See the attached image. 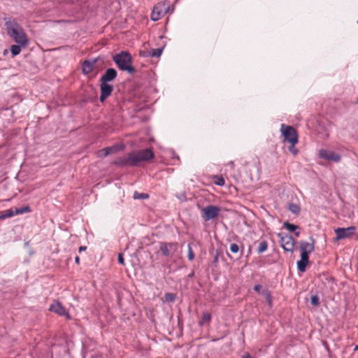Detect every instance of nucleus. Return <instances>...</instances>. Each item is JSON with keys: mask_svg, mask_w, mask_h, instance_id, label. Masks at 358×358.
Masks as SVG:
<instances>
[{"mask_svg": "<svg viewBox=\"0 0 358 358\" xmlns=\"http://www.w3.org/2000/svg\"><path fill=\"white\" fill-rule=\"evenodd\" d=\"M155 155L151 149L146 148L142 150L134 151L127 156L116 159L114 164L118 166H136L142 162H148L152 159Z\"/></svg>", "mask_w": 358, "mask_h": 358, "instance_id": "nucleus-1", "label": "nucleus"}, {"mask_svg": "<svg viewBox=\"0 0 358 358\" xmlns=\"http://www.w3.org/2000/svg\"><path fill=\"white\" fill-rule=\"evenodd\" d=\"M6 30L8 36L15 43L29 45L28 36L15 20H8L6 22Z\"/></svg>", "mask_w": 358, "mask_h": 358, "instance_id": "nucleus-2", "label": "nucleus"}, {"mask_svg": "<svg viewBox=\"0 0 358 358\" xmlns=\"http://www.w3.org/2000/svg\"><path fill=\"white\" fill-rule=\"evenodd\" d=\"M113 59L120 69L126 71L129 73H133L135 71V69L131 65V57L128 52L122 51L116 54Z\"/></svg>", "mask_w": 358, "mask_h": 358, "instance_id": "nucleus-3", "label": "nucleus"}, {"mask_svg": "<svg viewBox=\"0 0 358 358\" xmlns=\"http://www.w3.org/2000/svg\"><path fill=\"white\" fill-rule=\"evenodd\" d=\"M280 132L283 137V142L298 143V134L293 127L282 124L280 125Z\"/></svg>", "mask_w": 358, "mask_h": 358, "instance_id": "nucleus-4", "label": "nucleus"}, {"mask_svg": "<svg viewBox=\"0 0 358 358\" xmlns=\"http://www.w3.org/2000/svg\"><path fill=\"white\" fill-rule=\"evenodd\" d=\"M169 3L166 1L157 3L153 8L150 17L152 21L161 19L169 10Z\"/></svg>", "mask_w": 358, "mask_h": 358, "instance_id": "nucleus-5", "label": "nucleus"}, {"mask_svg": "<svg viewBox=\"0 0 358 358\" xmlns=\"http://www.w3.org/2000/svg\"><path fill=\"white\" fill-rule=\"evenodd\" d=\"M220 212V208L213 205H208L201 210V217L205 221L216 218Z\"/></svg>", "mask_w": 358, "mask_h": 358, "instance_id": "nucleus-6", "label": "nucleus"}, {"mask_svg": "<svg viewBox=\"0 0 358 358\" xmlns=\"http://www.w3.org/2000/svg\"><path fill=\"white\" fill-rule=\"evenodd\" d=\"M280 243L282 248L287 252H292L295 245V241L291 235L279 234Z\"/></svg>", "mask_w": 358, "mask_h": 358, "instance_id": "nucleus-7", "label": "nucleus"}, {"mask_svg": "<svg viewBox=\"0 0 358 358\" xmlns=\"http://www.w3.org/2000/svg\"><path fill=\"white\" fill-rule=\"evenodd\" d=\"M318 156L320 158L336 163L340 162L341 159V156L338 153L326 149H320L318 152Z\"/></svg>", "mask_w": 358, "mask_h": 358, "instance_id": "nucleus-8", "label": "nucleus"}, {"mask_svg": "<svg viewBox=\"0 0 358 358\" xmlns=\"http://www.w3.org/2000/svg\"><path fill=\"white\" fill-rule=\"evenodd\" d=\"M49 310L60 316H64L67 320H70L71 318L65 307L58 301H53L49 308Z\"/></svg>", "mask_w": 358, "mask_h": 358, "instance_id": "nucleus-9", "label": "nucleus"}, {"mask_svg": "<svg viewBox=\"0 0 358 358\" xmlns=\"http://www.w3.org/2000/svg\"><path fill=\"white\" fill-rule=\"evenodd\" d=\"M159 250L165 257L173 255L178 250L177 243H160Z\"/></svg>", "mask_w": 358, "mask_h": 358, "instance_id": "nucleus-10", "label": "nucleus"}, {"mask_svg": "<svg viewBox=\"0 0 358 358\" xmlns=\"http://www.w3.org/2000/svg\"><path fill=\"white\" fill-rule=\"evenodd\" d=\"M356 227L353 226L347 228H337L335 229L337 240L349 238L354 235Z\"/></svg>", "mask_w": 358, "mask_h": 358, "instance_id": "nucleus-11", "label": "nucleus"}, {"mask_svg": "<svg viewBox=\"0 0 358 358\" xmlns=\"http://www.w3.org/2000/svg\"><path fill=\"white\" fill-rule=\"evenodd\" d=\"M100 90L101 94L99 100L101 103H103L113 92V87L111 85H109L108 83L101 82Z\"/></svg>", "mask_w": 358, "mask_h": 358, "instance_id": "nucleus-12", "label": "nucleus"}, {"mask_svg": "<svg viewBox=\"0 0 358 358\" xmlns=\"http://www.w3.org/2000/svg\"><path fill=\"white\" fill-rule=\"evenodd\" d=\"M123 148L124 147L120 145H115L110 147H107L99 151V156L105 157L110 154H113L120 150H122Z\"/></svg>", "mask_w": 358, "mask_h": 358, "instance_id": "nucleus-13", "label": "nucleus"}, {"mask_svg": "<svg viewBox=\"0 0 358 358\" xmlns=\"http://www.w3.org/2000/svg\"><path fill=\"white\" fill-rule=\"evenodd\" d=\"M117 77V71L115 69H108L105 73L100 78V82L108 83Z\"/></svg>", "mask_w": 358, "mask_h": 358, "instance_id": "nucleus-14", "label": "nucleus"}, {"mask_svg": "<svg viewBox=\"0 0 358 358\" xmlns=\"http://www.w3.org/2000/svg\"><path fill=\"white\" fill-rule=\"evenodd\" d=\"M308 255L309 254H307L306 252L301 253V259L297 262V267L299 271L304 272L306 270V266L309 262Z\"/></svg>", "mask_w": 358, "mask_h": 358, "instance_id": "nucleus-15", "label": "nucleus"}, {"mask_svg": "<svg viewBox=\"0 0 358 358\" xmlns=\"http://www.w3.org/2000/svg\"><path fill=\"white\" fill-rule=\"evenodd\" d=\"M310 240L312 243H308L306 241H301L299 243L301 253L306 252L307 254H310L314 250V240L313 238H310Z\"/></svg>", "mask_w": 358, "mask_h": 358, "instance_id": "nucleus-16", "label": "nucleus"}, {"mask_svg": "<svg viewBox=\"0 0 358 358\" xmlns=\"http://www.w3.org/2000/svg\"><path fill=\"white\" fill-rule=\"evenodd\" d=\"M96 62V59H94L93 62H90L89 60H85L82 64V71L85 75H88L92 72L94 69V66Z\"/></svg>", "mask_w": 358, "mask_h": 358, "instance_id": "nucleus-17", "label": "nucleus"}, {"mask_svg": "<svg viewBox=\"0 0 358 358\" xmlns=\"http://www.w3.org/2000/svg\"><path fill=\"white\" fill-rule=\"evenodd\" d=\"M28 46V45L26 44H22V43H16L14 45H12L10 46V52L12 54V57H14L17 55H18L22 49L26 48Z\"/></svg>", "mask_w": 358, "mask_h": 358, "instance_id": "nucleus-18", "label": "nucleus"}, {"mask_svg": "<svg viewBox=\"0 0 358 358\" xmlns=\"http://www.w3.org/2000/svg\"><path fill=\"white\" fill-rule=\"evenodd\" d=\"M162 49L156 48V49H152L150 51H149L148 52H145V51L141 52L140 55L143 57L151 56L153 57H158L162 55Z\"/></svg>", "mask_w": 358, "mask_h": 358, "instance_id": "nucleus-19", "label": "nucleus"}, {"mask_svg": "<svg viewBox=\"0 0 358 358\" xmlns=\"http://www.w3.org/2000/svg\"><path fill=\"white\" fill-rule=\"evenodd\" d=\"M211 320V315L208 313L203 312L202 313L201 319L199 322L200 325H203L205 324H209Z\"/></svg>", "mask_w": 358, "mask_h": 358, "instance_id": "nucleus-20", "label": "nucleus"}, {"mask_svg": "<svg viewBox=\"0 0 358 358\" xmlns=\"http://www.w3.org/2000/svg\"><path fill=\"white\" fill-rule=\"evenodd\" d=\"M260 294H262L263 296L265 297L268 305L270 306H272V297H271L270 292L268 289H264L261 291Z\"/></svg>", "mask_w": 358, "mask_h": 358, "instance_id": "nucleus-21", "label": "nucleus"}, {"mask_svg": "<svg viewBox=\"0 0 358 358\" xmlns=\"http://www.w3.org/2000/svg\"><path fill=\"white\" fill-rule=\"evenodd\" d=\"M213 181L215 185L219 186H224L225 184V180L221 176H213Z\"/></svg>", "mask_w": 358, "mask_h": 358, "instance_id": "nucleus-22", "label": "nucleus"}, {"mask_svg": "<svg viewBox=\"0 0 358 358\" xmlns=\"http://www.w3.org/2000/svg\"><path fill=\"white\" fill-rule=\"evenodd\" d=\"M14 215V212L12 209H8L5 211L0 212V220H4L7 217H10Z\"/></svg>", "mask_w": 358, "mask_h": 358, "instance_id": "nucleus-23", "label": "nucleus"}, {"mask_svg": "<svg viewBox=\"0 0 358 358\" xmlns=\"http://www.w3.org/2000/svg\"><path fill=\"white\" fill-rule=\"evenodd\" d=\"M31 212V208L29 206H26L22 208H16L15 212L14 213V215H18V214H22L24 213H29Z\"/></svg>", "mask_w": 358, "mask_h": 358, "instance_id": "nucleus-24", "label": "nucleus"}, {"mask_svg": "<svg viewBox=\"0 0 358 358\" xmlns=\"http://www.w3.org/2000/svg\"><path fill=\"white\" fill-rule=\"evenodd\" d=\"M268 248V243L266 241H261L259 243L257 252L258 253H262L265 252Z\"/></svg>", "mask_w": 358, "mask_h": 358, "instance_id": "nucleus-25", "label": "nucleus"}, {"mask_svg": "<svg viewBox=\"0 0 358 358\" xmlns=\"http://www.w3.org/2000/svg\"><path fill=\"white\" fill-rule=\"evenodd\" d=\"M289 210L294 214H299L300 212V207L296 203H290L289 205Z\"/></svg>", "mask_w": 358, "mask_h": 358, "instance_id": "nucleus-26", "label": "nucleus"}, {"mask_svg": "<svg viewBox=\"0 0 358 358\" xmlns=\"http://www.w3.org/2000/svg\"><path fill=\"white\" fill-rule=\"evenodd\" d=\"M149 197V195L148 194L145 193H139L138 192H134L133 198L134 199H148Z\"/></svg>", "mask_w": 358, "mask_h": 358, "instance_id": "nucleus-27", "label": "nucleus"}, {"mask_svg": "<svg viewBox=\"0 0 358 358\" xmlns=\"http://www.w3.org/2000/svg\"><path fill=\"white\" fill-rule=\"evenodd\" d=\"M283 226L285 229H287V230H289V231H292V232L294 231L296 229H297L299 228V227L297 225L290 224L287 222H284Z\"/></svg>", "mask_w": 358, "mask_h": 358, "instance_id": "nucleus-28", "label": "nucleus"}, {"mask_svg": "<svg viewBox=\"0 0 358 358\" xmlns=\"http://www.w3.org/2000/svg\"><path fill=\"white\" fill-rule=\"evenodd\" d=\"M297 143H289V151L293 155H296L299 152V150L297 148H295V145H296Z\"/></svg>", "mask_w": 358, "mask_h": 358, "instance_id": "nucleus-29", "label": "nucleus"}, {"mask_svg": "<svg viewBox=\"0 0 358 358\" xmlns=\"http://www.w3.org/2000/svg\"><path fill=\"white\" fill-rule=\"evenodd\" d=\"M187 249H188L187 258L189 261H192L194 259V253L192 250V248L190 244H188Z\"/></svg>", "mask_w": 358, "mask_h": 358, "instance_id": "nucleus-30", "label": "nucleus"}, {"mask_svg": "<svg viewBox=\"0 0 358 358\" xmlns=\"http://www.w3.org/2000/svg\"><path fill=\"white\" fill-rule=\"evenodd\" d=\"M311 304L313 306H318L320 304L319 297L317 295H313L310 298Z\"/></svg>", "mask_w": 358, "mask_h": 358, "instance_id": "nucleus-31", "label": "nucleus"}, {"mask_svg": "<svg viewBox=\"0 0 358 358\" xmlns=\"http://www.w3.org/2000/svg\"><path fill=\"white\" fill-rule=\"evenodd\" d=\"M229 250L232 253H238L240 248L237 244L232 243L230 245Z\"/></svg>", "mask_w": 358, "mask_h": 358, "instance_id": "nucleus-32", "label": "nucleus"}, {"mask_svg": "<svg viewBox=\"0 0 358 358\" xmlns=\"http://www.w3.org/2000/svg\"><path fill=\"white\" fill-rule=\"evenodd\" d=\"M166 301L172 302L175 300V295L171 293H166L164 296Z\"/></svg>", "mask_w": 358, "mask_h": 358, "instance_id": "nucleus-33", "label": "nucleus"}, {"mask_svg": "<svg viewBox=\"0 0 358 358\" xmlns=\"http://www.w3.org/2000/svg\"><path fill=\"white\" fill-rule=\"evenodd\" d=\"M118 262L121 264V265H124V257H123V255L122 254L120 253L118 255Z\"/></svg>", "mask_w": 358, "mask_h": 358, "instance_id": "nucleus-34", "label": "nucleus"}, {"mask_svg": "<svg viewBox=\"0 0 358 358\" xmlns=\"http://www.w3.org/2000/svg\"><path fill=\"white\" fill-rule=\"evenodd\" d=\"M262 287L261 285H256L254 287V290L258 293L260 294L261 291L262 290Z\"/></svg>", "mask_w": 358, "mask_h": 358, "instance_id": "nucleus-35", "label": "nucleus"}, {"mask_svg": "<svg viewBox=\"0 0 358 358\" xmlns=\"http://www.w3.org/2000/svg\"><path fill=\"white\" fill-rule=\"evenodd\" d=\"M87 249L85 246H80L79 248V252H81L82 251H85Z\"/></svg>", "mask_w": 358, "mask_h": 358, "instance_id": "nucleus-36", "label": "nucleus"}, {"mask_svg": "<svg viewBox=\"0 0 358 358\" xmlns=\"http://www.w3.org/2000/svg\"><path fill=\"white\" fill-rule=\"evenodd\" d=\"M243 358H252L250 355L249 353H245L243 356Z\"/></svg>", "mask_w": 358, "mask_h": 358, "instance_id": "nucleus-37", "label": "nucleus"}, {"mask_svg": "<svg viewBox=\"0 0 358 358\" xmlns=\"http://www.w3.org/2000/svg\"><path fill=\"white\" fill-rule=\"evenodd\" d=\"M75 262L77 264H80V258L79 257H76L75 258Z\"/></svg>", "mask_w": 358, "mask_h": 358, "instance_id": "nucleus-38", "label": "nucleus"}, {"mask_svg": "<svg viewBox=\"0 0 358 358\" xmlns=\"http://www.w3.org/2000/svg\"><path fill=\"white\" fill-rule=\"evenodd\" d=\"M295 235L296 237H299V235H300V233L299 232H295Z\"/></svg>", "mask_w": 358, "mask_h": 358, "instance_id": "nucleus-39", "label": "nucleus"}, {"mask_svg": "<svg viewBox=\"0 0 358 358\" xmlns=\"http://www.w3.org/2000/svg\"><path fill=\"white\" fill-rule=\"evenodd\" d=\"M7 53H8V50H4V51H3V54H4V55H6Z\"/></svg>", "mask_w": 358, "mask_h": 358, "instance_id": "nucleus-40", "label": "nucleus"}, {"mask_svg": "<svg viewBox=\"0 0 358 358\" xmlns=\"http://www.w3.org/2000/svg\"><path fill=\"white\" fill-rule=\"evenodd\" d=\"M358 350V345H356L355 348V350Z\"/></svg>", "mask_w": 358, "mask_h": 358, "instance_id": "nucleus-41", "label": "nucleus"}, {"mask_svg": "<svg viewBox=\"0 0 358 358\" xmlns=\"http://www.w3.org/2000/svg\"><path fill=\"white\" fill-rule=\"evenodd\" d=\"M181 197H185V195H180V196H179V199H181Z\"/></svg>", "mask_w": 358, "mask_h": 358, "instance_id": "nucleus-42", "label": "nucleus"}, {"mask_svg": "<svg viewBox=\"0 0 358 358\" xmlns=\"http://www.w3.org/2000/svg\"><path fill=\"white\" fill-rule=\"evenodd\" d=\"M181 197H185V195H180V196H179V199H181Z\"/></svg>", "mask_w": 358, "mask_h": 358, "instance_id": "nucleus-43", "label": "nucleus"}, {"mask_svg": "<svg viewBox=\"0 0 358 358\" xmlns=\"http://www.w3.org/2000/svg\"><path fill=\"white\" fill-rule=\"evenodd\" d=\"M181 197H185V195H180V196H179V199H181Z\"/></svg>", "mask_w": 358, "mask_h": 358, "instance_id": "nucleus-44", "label": "nucleus"}, {"mask_svg": "<svg viewBox=\"0 0 358 358\" xmlns=\"http://www.w3.org/2000/svg\"><path fill=\"white\" fill-rule=\"evenodd\" d=\"M357 24H358V21H357Z\"/></svg>", "mask_w": 358, "mask_h": 358, "instance_id": "nucleus-45", "label": "nucleus"}]
</instances>
